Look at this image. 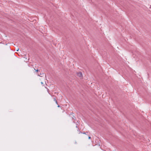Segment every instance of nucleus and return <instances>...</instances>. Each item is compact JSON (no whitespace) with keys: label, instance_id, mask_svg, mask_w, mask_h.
<instances>
[{"label":"nucleus","instance_id":"obj_1","mask_svg":"<svg viewBox=\"0 0 151 151\" xmlns=\"http://www.w3.org/2000/svg\"><path fill=\"white\" fill-rule=\"evenodd\" d=\"M77 73V75L78 76H79L80 77H82V73L81 72H79L78 73Z\"/></svg>","mask_w":151,"mask_h":151},{"label":"nucleus","instance_id":"obj_2","mask_svg":"<svg viewBox=\"0 0 151 151\" xmlns=\"http://www.w3.org/2000/svg\"><path fill=\"white\" fill-rule=\"evenodd\" d=\"M44 74L43 73H40V75L38 74V76L40 77H42L44 76Z\"/></svg>","mask_w":151,"mask_h":151},{"label":"nucleus","instance_id":"obj_3","mask_svg":"<svg viewBox=\"0 0 151 151\" xmlns=\"http://www.w3.org/2000/svg\"><path fill=\"white\" fill-rule=\"evenodd\" d=\"M53 99H54V101H57V100H56V99H55V98H53Z\"/></svg>","mask_w":151,"mask_h":151},{"label":"nucleus","instance_id":"obj_4","mask_svg":"<svg viewBox=\"0 0 151 151\" xmlns=\"http://www.w3.org/2000/svg\"><path fill=\"white\" fill-rule=\"evenodd\" d=\"M34 70L37 72H38V70H36L35 69H34Z\"/></svg>","mask_w":151,"mask_h":151},{"label":"nucleus","instance_id":"obj_5","mask_svg":"<svg viewBox=\"0 0 151 151\" xmlns=\"http://www.w3.org/2000/svg\"><path fill=\"white\" fill-rule=\"evenodd\" d=\"M55 102L56 104H58V102H57V101H55Z\"/></svg>","mask_w":151,"mask_h":151},{"label":"nucleus","instance_id":"obj_6","mask_svg":"<svg viewBox=\"0 0 151 151\" xmlns=\"http://www.w3.org/2000/svg\"><path fill=\"white\" fill-rule=\"evenodd\" d=\"M91 138V137H88V139H90Z\"/></svg>","mask_w":151,"mask_h":151},{"label":"nucleus","instance_id":"obj_7","mask_svg":"<svg viewBox=\"0 0 151 151\" xmlns=\"http://www.w3.org/2000/svg\"><path fill=\"white\" fill-rule=\"evenodd\" d=\"M41 83L42 84H43V83L42 82H41Z\"/></svg>","mask_w":151,"mask_h":151},{"label":"nucleus","instance_id":"obj_8","mask_svg":"<svg viewBox=\"0 0 151 151\" xmlns=\"http://www.w3.org/2000/svg\"><path fill=\"white\" fill-rule=\"evenodd\" d=\"M18 50H19V49H18V50H17V51H18Z\"/></svg>","mask_w":151,"mask_h":151},{"label":"nucleus","instance_id":"obj_9","mask_svg":"<svg viewBox=\"0 0 151 151\" xmlns=\"http://www.w3.org/2000/svg\"><path fill=\"white\" fill-rule=\"evenodd\" d=\"M58 107H60V106L59 105H58Z\"/></svg>","mask_w":151,"mask_h":151},{"label":"nucleus","instance_id":"obj_10","mask_svg":"<svg viewBox=\"0 0 151 151\" xmlns=\"http://www.w3.org/2000/svg\"><path fill=\"white\" fill-rule=\"evenodd\" d=\"M84 134H86L85 132L84 133Z\"/></svg>","mask_w":151,"mask_h":151}]
</instances>
